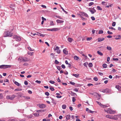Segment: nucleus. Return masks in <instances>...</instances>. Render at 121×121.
Returning a JSON list of instances; mask_svg holds the SVG:
<instances>
[{
    "label": "nucleus",
    "instance_id": "34",
    "mask_svg": "<svg viewBox=\"0 0 121 121\" xmlns=\"http://www.w3.org/2000/svg\"><path fill=\"white\" fill-rule=\"evenodd\" d=\"M92 64L91 63H90L88 64V66L90 67H91L92 66Z\"/></svg>",
    "mask_w": 121,
    "mask_h": 121
},
{
    "label": "nucleus",
    "instance_id": "22",
    "mask_svg": "<svg viewBox=\"0 0 121 121\" xmlns=\"http://www.w3.org/2000/svg\"><path fill=\"white\" fill-rule=\"evenodd\" d=\"M72 39L71 38H69L68 39V41L69 42H71L72 41Z\"/></svg>",
    "mask_w": 121,
    "mask_h": 121
},
{
    "label": "nucleus",
    "instance_id": "43",
    "mask_svg": "<svg viewBox=\"0 0 121 121\" xmlns=\"http://www.w3.org/2000/svg\"><path fill=\"white\" fill-rule=\"evenodd\" d=\"M116 22H113L112 24V26H115Z\"/></svg>",
    "mask_w": 121,
    "mask_h": 121
},
{
    "label": "nucleus",
    "instance_id": "9",
    "mask_svg": "<svg viewBox=\"0 0 121 121\" xmlns=\"http://www.w3.org/2000/svg\"><path fill=\"white\" fill-rule=\"evenodd\" d=\"M39 107L41 108H44L46 107V105L43 104H39Z\"/></svg>",
    "mask_w": 121,
    "mask_h": 121
},
{
    "label": "nucleus",
    "instance_id": "40",
    "mask_svg": "<svg viewBox=\"0 0 121 121\" xmlns=\"http://www.w3.org/2000/svg\"><path fill=\"white\" fill-rule=\"evenodd\" d=\"M60 6L61 7V9H62V10L64 12H65V13H67V12H66L65 11L64 9L63 8H62L61 6V5H60Z\"/></svg>",
    "mask_w": 121,
    "mask_h": 121
},
{
    "label": "nucleus",
    "instance_id": "36",
    "mask_svg": "<svg viewBox=\"0 0 121 121\" xmlns=\"http://www.w3.org/2000/svg\"><path fill=\"white\" fill-rule=\"evenodd\" d=\"M50 24L51 25H54V24L53 23V22L52 21H51L50 22Z\"/></svg>",
    "mask_w": 121,
    "mask_h": 121
},
{
    "label": "nucleus",
    "instance_id": "58",
    "mask_svg": "<svg viewBox=\"0 0 121 121\" xmlns=\"http://www.w3.org/2000/svg\"><path fill=\"white\" fill-rule=\"evenodd\" d=\"M83 58H84V60H86L87 59V57L85 55V56H84Z\"/></svg>",
    "mask_w": 121,
    "mask_h": 121
},
{
    "label": "nucleus",
    "instance_id": "45",
    "mask_svg": "<svg viewBox=\"0 0 121 121\" xmlns=\"http://www.w3.org/2000/svg\"><path fill=\"white\" fill-rule=\"evenodd\" d=\"M97 8L99 10H102V9L99 6H98L97 7Z\"/></svg>",
    "mask_w": 121,
    "mask_h": 121
},
{
    "label": "nucleus",
    "instance_id": "63",
    "mask_svg": "<svg viewBox=\"0 0 121 121\" xmlns=\"http://www.w3.org/2000/svg\"><path fill=\"white\" fill-rule=\"evenodd\" d=\"M28 54H30V55L31 56H32L33 55V52H29L28 53Z\"/></svg>",
    "mask_w": 121,
    "mask_h": 121
},
{
    "label": "nucleus",
    "instance_id": "60",
    "mask_svg": "<svg viewBox=\"0 0 121 121\" xmlns=\"http://www.w3.org/2000/svg\"><path fill=\"white\" fill-rule=\"evenodd\" d=\"M57 68L59 70H60V66H57Z\"/></svg>",
    "mask_w": 121,
    "mask_h": 121
},
{
    "label": "nucleus",
    "instance_id": "59",
    "mask_svg": "<svg viewBox=\"0 0 121 121\" xmlns=\"http://www.w3.org/2000/svg\"><path fill=\"white\" fill-rule=\"evenodd\" d=\"M56 97L57 98H60L62 96H58L57 95L56 96Z\"/></svg>",
    "mask_w": 121,
    "mask_h": 121
},
{
    "label": "nucleus",
    "instance_id": "12",
    "mask_svg": "<svg viewBox=\"0 0 121 121\" xmlns=\"http://www.w3.org/2000/svg\"><path fill=\"white\" fill-rule=\"evenodd\" d=\"M104 38H99L98 39V42H100L104 40Z\"/></svg>",
    "mask_w": 121,
    "mask_h": 121
},
{
    "label": "nucleus",
    "instance_id": "26",
    "mask_svg": "<svg viewBox=\"0 0 121 121\" xmlns=\"http://www.w3.org/2000/svg\"><path fill=\"white\" fill-rule=\"evenodd\" d=\"M62 108L63 109H65L66 108V106L65 104H63L62 106Z\"/></svg>",
    "mask_w": 121,
    "mask_h": 121
},
{
    "label": "nucleus",
    "instance_id": "10",
    "mask_svg": "<svg viewBox=\"0 0 121 121\" xmlns=\"http://www.w3.org/2000/svg\"><path fill=\"white\" fill-rule=\"evenodd\" d=\"M118 118V116L117 115H114V116H112V119L117 120Z\"/></svg>",
    "mask_w": 121,
    "mask_h": 121
},
{
    "label": "nucleus",
    "instance_id": "46",
    "mask_svg": "<svg viewBox=\"0 0 121 121\" xmlns=\"http://www.w3.org/2000/svg\"><path fill=\"white\" fill-rule=\"evenodd\" d=\"M49 82L50 83H52V84H53L55 82L54 81H52V80L50 81H49Z\"/></svg>",
    "mask_w": 121,
    "mask_h": 121
},
{
    "label": "nucleus",
    "instance_id": "56",
    "mask_svg": "<svg viewBox=\"0 0 121 121\" xmlns=\"http://www.w3.org/2000/svg\"><path fill=\"white\" fill-rule=\"evenodd\" d=\"M91 19L92 20H95V18L94 17H91Z\"/></svg>",
    "mask_w": 121,
    "mask_h": 121
},
{
    "label": "nucleus",
    "instance_id": "64",
    "mask_svg": "<svg viewBox=\"0 0 121 121\" xmlns=\"http://www.w3.org/2000/svg\"><path fill=\"white\" fill-rule=\"evenodd\" d=\"M93 84H90V83L88 84L87 85L88 86H93Z\"/></svg>",
    "mask_w": 121,
    "mask_h": 121
},
{
    "label": "nucleus",
    "instance_id": "52",
    "mask_svg": "<svg viewBox=\"0 0 121 121\" xmlns=\"http://www.w3.org/2000/svg\"><path fill=\"white\" fill-rule=\"evenodd\" d=\"M45 94L47 96H48L49 95V94L48 92H46L45 93Z\"/></svg>",
    "mask_w": 121,
    "mask_h": 121
},
{
    "label": "nucleus",
    "instance_id": "50",
    "mask_svg": "<svg viewBox=\"0 0 121 121\" xmlns=\"http://www.w3.org/2000/svg\"><path fill=\"white\" fill-rule=\"evenodd\" d=\"M34 115L35 116H39V114L38 113H35Z\"/></svg>",
    "mask_w": 121,
    "mask_h": 121
},
{
    "label": "nucleus",
    "instance_id": "15",
    "mask_svg": "<svg viewBox=\"0 0 121 121\" xmlns=\"http://www.w3.org/2000/svg\"><path fill=\"white\" fill-rule=\"evenodd\" d=\"M66 118V121H67L68 120H69L70 117V115H67L65 116Z\"/></svg>",
    "mask_w": 121,
    "mask_h": 121
},
{
    "label": "nucleus",
    "instance_id": "28",
    "mask_svg": "<svg viewBox=\"0 0 121 121\" xmlns=\"http://www.w3.org/2000/svg\"><path fill=\"white\" fill-rule=\"evenodd\" d=\"M103 67L104 68H106L107 67V66L106 64H104L103 65Z\"/></svg>",
    "mask_w": 121,
    "mask_h": 121
},
{
    "label": "nucleus",
    "instance_id": "17",
    "mask_svg": "<svg viewBox=\"0 0 121 121\" xmlns=\"http://www.w3.org/2000/svg\"><path fill=\"white\" fill-rule=\"evenodd\" d=\"M112 116H111L110 115H106V117L107 118H109L112 119Z\"/></svg>",
    "mask_w": 121,
    "mask_h": 121
},
{
    "label": "nucleus",
    "instance_id": "61",
    "mask_svg": "<svg viewBox=\"0 0 121 121\" xmlns=\"http://www.w3.org/2000/svg\"><path fill=\"white\" fill-rule=\"evenodd\" d=\"M28 92L30 94H31L32 93V91L30 90L28 91Z\"/></svg>",
    "mask_w": 121,
    "mask_h": 121
},
{
    "label": "nucleus",
    "instance_id": "62",
    "mask_svg": "<svg viewBox=\"0 0 121 121\" xmlns=\"http://www.w3.org/2000/svg\"><path fill=\"white\" fill-rule=\"evenodd\" d=\"M69 108L70 109V110L71 111H72L73 110V108L71 106L70 107H69Z\"/></svg>",
    "mask_w": 121,
    "mask_h": 121
},
{
    "label": "nucleus",
    "instance_id": "31",
    "mask_svg": "<svg viewBox=\"0 0 121 121\" xmlns=\"http://www.w3.org/2000/svg\"><path fill=\"white\" fill-rule=\"evenodd\" d=\"M88 63L87 62H86L84 63L83 65L85 67H87V65H88Z\"/></svg>",
    "mask_w": 121,
    "mask_h": 121
},
{
    "label": "nucleus",
    "instance_id": "55",
    "mask_svg": "<svg viewBox=\"0 0 121 121\" xmlns=\"http://www.w3.org/2000/svg\"><path fill=\"white\" fill-rule=\"evenodd\" d=\"M23 65H24L26 66L28 65V63L27 62H25L23 64Z\"/></svg>",
    "mask_w": 121,
    "mask_h": 121
},
{
    "label": "nucleus",
    "instance_id": "11",
    "mask_svg": "<svg viewBox=\"0 0 121 121\" xmlns=\"http://www.w3.org/2000/svg\"><path fill=\"white\" fill-rule=\"evenodd\" d=\"M18 60H26V59L24 57H20L18 58Z\"/></svg>",
    "mask_w": 121,
    "mask_h": 121
},
{
    "label": "nucleus",
    "instance_id": "6",
    "mask_svg": "<svg viewBox=\"0 0 121 121\" xmlns=\"http://www.w3.org/2000/svg\"><path fill=\"white\" fill-rule=\"evenodd\" d=\"M60 30V28H53L52 29H49L48 30L52 31H56Z\"/></svg>",
    "mask_w": 121,
    "mask_h": 121
},
{
    "label": "nucleus",
    "instance_id": "37",
    "mask_svg": "<svg viewBox=\"0 0 121 121\" xmlns=\"http://www.w3.org/2000/svg\"><path fill=\"white\" fill-rule=\"evenodd\" d=\"M28 49L31 51H32L34 50L33 49H32L30 47H28Z\"/></svg>",
    "mask_w": 121,
    "mask_h": 121
},
{
    "label": "nucleus",
    "instance_id": "13",
    "mask_svg": "<svg viewBox=\"0 0 121 121\" xmlns=\"http://www.w3.org/2000/svg\"><path fill=\"white\" fill-rule=\"evenodd\" d=\"M86 111L89 113H93V112H95L94 111H92L91 110L89 109V108H86Z\"/></svg>",
    "mask_w": 121,
    "mask_h": 121
},
{
    "label": "nucleus",
    "instance_id": "48",
    "mask_svg": "<svg viewBox=\"0 0 121 121\" xmlns=\"http://www.w3.org/2000/svg\"><path fill=\"white\" fill-rule=\"evenodd\" d=\"M56 52L58 54H59L60 53V50L58 49V50H56Z\"/></svg>",
    "mask_w": 121,
    "mask_h": 121
},
{
    "label": "nucleus",
    "instance_id": "53",
    "mask_svg": "<svg viewBox=\"0 0 121 121\" xmlns=\"http://www.w3.org/2000/svg\"><path fill=\"white\" fill-rule=\"evenodd\" d=\"M61 67L63 69H65V66L63 64H62L61 65Z\"/></svg>",
    "mask_w": 121,
    "mask_h": 121
},
{
    "label": "nucleus",
    "instance_id": "5",
    "mask_svg": "<svg viewBox=\"0 0 121 121\" xmlns=\"http://www.w3.org/2000/svg\"><path fill=\"white\" fill-rule=\"evenodd\" d=\"M15 95H13L12 96L8 95L6 96V98L8 99H10L13 100L15 97Z\"/></svg>",
    "mask_w": 121,
    "mask_h": 121
},
{
    "label": "nucleus",
    "instance_id": "8",
    "mask_svg": "<svg viewBox=\"0 0 121 121\" xmlns=\"http://www.w3.org/2000/svg\"><path fill=\"white\" fill-rule=\"evenodd\" d=\"M111 90L108 89H105L103 90L102 92L104 93H108L110 92Z\"/></svg>",
    "mask_w": 121,
    "mask_h": 121
},
{
    "label": "nucleus",
    "instance_id": "1",
    "mask_svg": "<svg viewBox=\"0 0 121 121\" xmlns=\"http://www.w3.org/2000/svg\"><path fill=\"white\" fill-rule=\"evenodd\" d=\"M104 111L105 112H107L108 113L110 114H114L116 112L115 111L112 110L111 109L109 108L107 109H104Z\"/></svg>",
    "mask_w": 121,
    "mask_h": 121
},
{
    "label": "nucleus",
    "instance_id": "41",
    "mask_svg": "<svg viewBox=\"0 0 121 121\" xmlns=\"http://www.w3.org/2000/svg\"><path fill=\"white\" fill-rule=\"evenodd\" d=\"M107 33H108V34H109V35H111V34H112V32H110L109 31H108Z\"/></svg>",
    "mask_w": 121,
    "mask_h": 121
},
{
    "label": "nucleus",
    "instance_id": "24",
    "mask_svg": "<svg viewBox=\"0 0 121 121\" xmlns=\"http://www.w3.org/2000/svg\"><path fill=\"white\" fill-rule=\"evenodd\" d=\"M74 59L75 60H77L79 59V57L76 56H74Z\"/></svg>",
    "mask_w": 121,
    "mask_h": 121
},
{
    "label": "nucleus",
    "instance_id": "39",
    "mask_svg": "<svg viewBox=\"0 0 121 121\" xmlns=\"http://www.w3.org/2000/svg\"><path fill=\"white\" fill-rule=\"evenodd\" d=\"M94 4V3L92 2L90 3L89 4V5L90 6H91Z\"/></svg>",
    "mask_w": 121,
    "mask_h": 121
},
{
    "label": "nucleus",
    "instance_id": "21",
    "mask_svg": "<svg viewBox=\"0 0 121 121\" xmlns=\"http://www.w3.org/2000/svg\"><path fill=\"white\" fill-rule=\"evenodd\" d=\"M79 74H72V75L74 76L76 78H78L79 77Z\"/></svg>",
    "mask_w": 121,
    "mask_h": 121
},
{
    "label": "nucleus",
    "instance_id": "54",
    "mask_svg": "<svg viewBox=\"0 0 121 121\" xmlns=\"http://www.w3.org/2000/svg\"><path fill=\"white\" fill-rule=\"evenodd\" d=\"M70 83L73 85H74L75 84V83L74 82H70Z\"/></svg>",
    "mask_w": 121,
    "mask_h": 121
},
{
    "label": "nucleus",
    "instance_id": "29",
    "mask_svg": "<svg viewBox=\"0 0 121 121\" xmlns=\"http://www.w3.org/2000/svg\"><path fill=\"white\" fill-rule=\"evenodd\" d=\"M59 48V47L58 46H56L54 48V50H56Z\"/></svg>",
    "mask_w": 121,
    "mask_h": 121
},
{
    "label": "nucleus",
    "instance_id": "42",
    "mask_svg": "<svg viewBox=\"0 0 121 121\" xmlns=\"http://www.w3.org/2000/svg\"><path fill=\"white\" fill-rule=\"evenodd\" d=\"M24 84L26 85H27L28 84V82L27 81H25L24 82Z\"/></svg>",
    "mask_w": 121,
    "mask_h": 121
},
{
    "label": "nucleus",
    "instance_id": "38",
    "mask_svg": "<svg viewBox=\"0 0 121 121\" xmlns=\"http://www.w3.org/2000/svg\"><path fill=\"white\" fill-rule=\"evenodd\" d=\"M35 82H36L37 83L39 84H40L41 83V81H38V80H36L35 81Z\"/></svg>",
    "mask_w": 121,
    "mask_h": 121
},
{
    "label": "nucleus",
    "instance_id": "23",
    "mask_svg": "<svg viewBox=\"0 0 121 121\" xmlns=\"http://www.w3.org/2000/svg\"><path fill=\"white\" fill-rule=\"evenodd\" d=\"M22 90V89L20 88H17L16 89H15L14 90L15 91H21Z\"/></svg>",
    "mask_w": 121,
    "mask_h": 121
},
{
    "label": "nucleus",
    "instance_id": "16",
    "mask_svg": "<svg viewBox=\"0 0 121 121\" xmlns=\"http://www.w3.org/2000/svg\"><path fill=\"white\" fill-rule=\"evenodd\" d=\"M115 87L119 91H120L121 90V87L119 85H116Z\"/></svg>",
    "mask_w": 121,
    "mask_h": 121
},
{
    "label": "nucleus",
    "instance_id": "57",
    "mask_svg": "<svg viewBox=\"0 0 121 121\" xmlns=\"http://www.w3.org/2000/svg\"><path fill=\"white\" fill-rule=\"evenodd\" d=\"M31 75H29L27 76V78H30L31 77Z\"/></svg>",
    "mask_w": 121,
    "mask_h": 121
},
{
    "label": "nucleus",
    "instance_id": "4",
    "mask_svg": "<svg viewBox=\"0 0 121 121\" xmlns=\"http://www.w3.org/2000/svg\"><path fill=\"white\" fill-rule=\"evenodd\" d=\"M13 38L14 39H15L16 41H18L21 40V39L20 37L16 35H14L13 36Z\"/></svg>",
    "mask_w": 121,
    "mask_h": 121
},
{
    "label": "nucleus",
    "instance_id": "7",
    "mask_svg": "<svg viewBox=\"0 0 121 121\" xmlns=\"http://www.w3.org/2000/svg\"><path fill=\"white\" fill-rule=\"evenodd\" d=\"M96 102L98 104H99L101 107L103 106V107L104 108H106V107H108V106L107 105H103L101 103L98 102V101H96Z\"/></svg>",
    "mask_w": 121,
    "mask_h": 121
},
{
    "label": "nucleus",
    "instance_id": "2",
    "mask_svg": "<svg viewBox=\"0 0 121 121\" xmlns=\"http://www.w3.org/2000/svg\"><path fill=\"white\" fill-rule=\"evenodd\" d=\"M4 37H11L12 36V34L9 31H5L4 34Z\"/></svg>",
    "mask_w": 121,
    "mask_h": 121
},
{
    "label": "nucleus",
    "instance_id": "33",
    "mask_svg": "<svg viewBox=\"0 0 121 121\" xmlns=\"http://www.w3.org/2000/svg\"><path fill=\"white\" fill-rule=\"evenodd\" d=\"M103 31L102 30H100L99 31V34H102L103 33Z\"/></svg>",
    "mask_w": 121,
    "mask_h": 121
},
{
    "label": "nucleus",
    "instance_id": "32",
    "mask_svg": "<svg viewBox=\"0 0 121 121\" xmlns=\"http://www.w3.org/2000/svg\"><path fill=\"white\" fill-rule=\"evenodd\" d=\"M107 50H111V47L108 46H107Z\"/></svg>",
    "mask_w": 121,
    "mask_h": 121
},
{
    "label": "nucleus",
    "instance_id": "14",
    "mask_svg": "<svg viewBox=\"0 0 121 121\" xmlns=\"http://www.w3.org/2000/svg\"><path fill=\"white\" fill-rule=\"evenodd\" d=\"M56 22L57 23H63L64 22V21L63 20L58 19L56 20Z\"/></svg>",
    "mask_w": 121,
    "mask_h": 121
},
{
    "label": "nucleus",
    "instance_id": "20",
    "mask_svg": "<svg viewBox=\"0 0 121 121\" xmlns=\"http://www.w3.org/2000/svg\"><path fill=\"white\" fill-rule=\"evenodd\" d=\"M97 53L99 55H100L101 56H102L103 55V53L101 52H100L99 51H97Z\"/></svg>",
    "mask_w": 121,
    "mask_h": 121
},
{
    "label": "nucleus",
    "instance_id": "49",
    "mask_svg": "<svg viewBox=\"0 0 121 121\" xmlns=\"http://www.w3.org/2000/svg\"><path fill=\"white\" fill-rule=\"evenodd\" d=\"M42 19V21H46V18H44L43 17H41Z\"/></svg>",
    "mask_w": 121,
    "mask_h": 121
},
{
    "label": "nucleus",
    "instance_id": "25",
    "mask_svg": "<svg viewBox=\"0 0 121 121\" xmlns=\"http://www.w3.org/2000/svg\"><path fill=\"white\" fill-rule=\"evenodd\" d=\"M49 89L50 90H51L52 91H53L55 90L54 88L52 86H49Z\"/></svg>",
    "mask_w": 121,
    "mask_h": 121
},
{
    "label": "nucleus",
    "instance_id": "44",
    "mask_svg": "<svg viewBox=\"0 0 121 121\" xmlns=\"http://www.w3.org/2000/svg\"><path fill=\"white\" fill-rule=\"evenodd\" d=\"M90 11L91 12V13L92 14H93L95 12L92 10H90Z\"/></svg>",
    "mask_w": 121,
    "mask_h": 121
},
{
    "label": "nucleus",
    "instance_id": "19",
    "mask_svg": "<svg viewBox=\"0 0 121 121\" xmlns=\"http://www.w3.org/2000/svg\"><path fill=\"white\" fill-rule=\"evenodd\" d=\"M14 83L18 86H20V84L17 82L16 81H15L14 82Z\"/></svg>",
    "mask_w": 121,
    "mask_h": 121
},
{
    "label": "nucleus",
    "instance_id": "30",
    "mask_svg": "<svg viewBox=\"0 0 121 121\" xmlns=\"http://www.w3.org/2000/svg\"><path fill=\"white\" fill-rule=\"evenodd\" d=\"M70 94L73 96H74L75 95H77L75 93L73 92H71Z\"/></svg>",
    "mask_w": 121,
    "mask_h": 121
},
{
    "label": "nucleus",
    "instance_id": "3",
    "mask_svg": "<svg viewBox=\"0 0 121 121\" xmlns=\"http://www.w3.org/2000/svg\"><path fill=\"white\" fill-rule=\"evenodd\" d=\"M11 67V65H0V68L5 69L8 68H10Z\"/></svg>",
    "mask_w": 121,
    "mask_h": 121
},
{
    "label": "nucleus",
    "instance_id": "47",
    "mask_svg": "<svg viewBox=\"0 0 121 121\" xmlns=\"http://www.w3.org/2000/svg\"><path fill=\"white\" fill-rule=\"evenodd\" d=\"M92 38L91 37L90 38H87V40H90L92 39Z\"/></svg>",
    "mask_w": 121,
    "mask_h": 121
},
{
    "label": "nucleus",
    "instance_id": "27",
    "mask_svg": "<svg viewBox=\"0 0 121 121\" xmlns=\"http://www.w3.org/2000/svg\"><path fill=\"white\" fill-rule=\"evenodd\" d=\"M37 33H38V34H40L39 35L41 36H42L43 37H44V36L45 35H43V34H42L40 33H39L38 32H36Z\"/></svg>",
    "mask_w": 121,
    "mask_h": 121
},
{
    "label": "nucleus",
    "instance_id": "51",
    "mask_svg": "<svg viewBox=\"0 0 121 121\" xmlns=\"http://www.w3.org/2000/svg\"><path fill=\"white\" fill-rule=\"evenodd\" d=\"M76 100V99L74 97H72V101L73 102H74Z\"/></svg>",
    "mask_w": 121,
    "mask_h": 121
},
{
    "label": "nucleus",
    "instance_id": "35",
    "mask_svg": "<svg viewBox=\"0 0 121 121\" xmlns=\"http://www.w3.org/2000/svg\"><path fill=\"white\" fill-rule=\"evenodd\" d=\"M94 80L95 81H97L98 80V78L96 77H94L93 78Z\"/></svg>",
    "mask_w": 121,
    "mask_h": 121
},
{
    "label": "nucleus",
    "instance_id": "18",
    "mask_svg": "<svg viewBox=\"0 0 121 121\" xmlns=\"http://www.w3.org/2000/svg\"><path fill=\"white\" fill-rule=\"evenodd\" d=\"M66 48H65L63 50V52L65 54H67L68 53V52L66 50Z\"/></svg>",
    "mask_w": 121,
    "mask_h": 121
}]
</instances>
